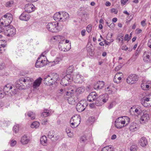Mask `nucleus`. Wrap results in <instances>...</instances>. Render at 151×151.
<instances>
[{
	"instance_id": "obj_1",
	"label": "nucleus",
	"mask_w": 151,
	"mask_h": 151,
	"mask_svg": "<svg viewBox=\"0 0 151 151\" xmlns=\"http://www.w3.org/2000/svg\"><path fill=\"white\" fill-rule=\"evenodd\" d=\"M130 119L127 116L119 117L115 121V126L117 128H121L126 126L129 123Z\"/></svg>"
},
{
	"instance_id": "obj_2",
	"label": "nucleus",
	"mask_w": 151,
	"mask_h": 151,
	"mask_svg": "<svg viewBox=\"0 0 151 151\" xmlns=\"http://www.w3.org/2000/svg\"><path fill=\"white\" fill-rule=\"evenodd\" d=\"M59 79L58 75L57 73H53L46 76L44 79V83L48 85L57 83V81Z\"/></svg>"
},
{
	"instance_id": "obj_3",
	"label": "nucleus",
	"mask_w": 151,
	"mask_h": 151,
	"mask_svg": "<svg viewBox=\"0 0 151 151\" xmlns=\"http://www.w3.org/2000/svg\"><path fill=\"white\" fill-rule=\"evenodd\" d=\"M13 20L12 15L10 13H7L2 17L0 19V22L4 27L9 26Z\"/></svg>"
},
{
	"instance_id": "obj_4",
	"label": "nucleus",
	"mask_w": 151,
	"mask_h": 151,
	"mask_svg": "<svg viewBox=\"0 0 151 151\" xmlns=\"http://www.w3.org/2000/svg\"><path fill=\"white\" fill-rule=\"evenodd\" d=\"M80 116L78 114L73 116L70 121V126L73 128L77 127L80 124L81 122Z\"/></svg>"
},
{
	"instance_id": "obj_5",
	"label": "nucleus",
	"mask_w": 151,
	"mask_h": 151,
	"mask_svg": "<svg viewBox=\"0 0 151 151\" xmlns=\"http://www.w3.org/2000/svg\"><path fill=\"white\" fill-rule=\"evenodd\" d=\"M88 105V102L85 100L81 101L77 105L76 109L79 112H81L85 110Z\"/></svg>"
},
{
	"instance_id": "obj_6",
	"label": "nucleus",
	"mask_w": 151,
	"mask_h": 151,
	"mask_svg": "<svg viewBox=\"0 0 151 151\" xmlns=\"http://www.w3.org/2000/svg\"><path fill=\"white\" fill-rule=\"evenodd\" d=\"M58 22H56L49 23L47 25V28L49 31L52 32H57L58 31Z\"/></svg>"
},
{
	"instance_id": "obj_7",
	"label": "nucleus",
	"mask_w": 151,
	"mask_h": 151,
	"mask_svg": "<svg viewBox=\"0 0 151 151\" xmlns=\"http://www.w3.org/2000/svg\"><path fill=\"white\" fill-rule=\"evenodd\" d=\"M4 32L8 37H12L16 33V30L12 26L9 25L6 27L4 30Z\"/></svg>"
},
{
	"instance_id": "obj_8",
	"label": "nucleus",
	"mask_w": 151,
	"mask_h": 151,
	"mask_svg": "<svg viewBox=\"0 0 151 151\" xmlns=\"http://www.w3.org/2000/svg\"><path fill=\"white\" fill-rule=\"evenodd\" d=\"M84 91V88L82 87H79L76 89H73L71 88L70 89H69V91H67L66 93V96H69L70 94L72 95V94L75 92L77 94H80L83 93Z\"/></svg>"
},
{
	"instance_id": "obj_9",
	"label": "nucleus",
	"mask_w": 151,
	"mask_h": 151,
	"mask_svg": "<svg viewBox=\"0 0 151 151\" xmlns=\"http://www.w3.org/2000/svg\"><path fill=\"white\" fill-rule=\"evenodd\" d=\"M72 80V78H71L70 75L67 74L62 79L60 84L63 86H68L69 84V82H70Z\"/></svg>"
},
{
	"instance_id": "obj_10",
	"label": "nucleus",
	"mask_w": 151,
	"mask_h": 151,
	"mask_svg": "<svg viewBox=\"0 0 151 151\" xmlns=\"http://www.w3.org/2000/svg\"><path fill=\"white\" fill-rule=\"evenodd\" d=\"M138 79V77L135 74L129 75L127 78V83L132 84L136 83Z\"/></svg>"
},
{
	"instance_id": "obj_11",
	"label": "nucleus",
	"mask_w": 151,
	"mask_h": 151,
	"mask_svg": "<svg viewBox=\"0 0 151 151\" xmlns=\"http://www.w3.org/2000/svg\"><path fill=\"white\" fill-rule=\"evenodd\" d=\"M149 114L147 111H145L143 112V115L141 116L139 122L141 124L146 123L150 119Z\"/></svg>"
},
{
	"instance_id": "obj_12",
	"label": "nucleus",
	"mask_w": 151,
	"mask_h": 151,
	"mask_svg": "<svg viewBox=\"0 0 151 151\" xmlns=\"http://www.w3.org/2000/svg\"><path fill=\"white\" fill-rule=\"evenodd\" d=\"M46 60L44 59L41 56H40L38 58L35 63V67L36 68H41L46 64Z\"/></svg>"
},
{
	"instance_id": "obj_13",
	"label": "nucleus",
	"mask_w": 151,
	"mask_h": 151,
	"mask_svg": "<svg viewBox=\"0 0 151 151\" xmlns=\"http://www.w3.org/2000/svg\"><path fill=\"white\" fill-rule=\"evenodd\" d=\"M25 77L20 78L16 82V86L18 89H24V83H25Z\"/></svg>"
},
{
	"instance_id": "obj_14",
	"label": "nucleus",
	"mask_w": 151,
	"mask_h": 151,
	"mask_svg": "<svg viewBox=\"0 0 151 151\" xmlns=\"http://www.w3.org/2000/svg\"><path fill=\"white\" fill-rule=\"evenodd\" d=\"M83 77L79 74H74L71 78H72V81L76 83H81L83 81Z\"/></svg>"
},
{
	"instance_id": "obj_15",
	"label": "nucleus",
	"mask_w": 151,
	"mask_h": 151,
	"mask_svg": "<svg viewBox=\"0 0 151 151\" xmlns=\"http://www.w3.org/2000/svg\"><path fill=\"white\" fill-rule=\"evenodd\" d=\"M58 37L57 41H59V42L58 44V47L59 49L61 51H65V50L66 49L63 48H62V46L65 43H63V42H64V40H65V38L62 36L60 35L58 36Z\"/></svg>"
},
{
	"instance_id": "obj_16",
	"label": "nucleus",
	"mask_w": 151,
	"mask_h": 151,
	"mask_svg": "<svg viewBox=\"0 0 151 151\" xmlns=\"http://www.w3.org/2000/svg\"><path fill=\"white\" fill-rule=\"evenodd\" d=\"M151 98L150 96L148 97H144L141 100V103L143 106L146 107L150 106L148 102L150 101Z\"/></svg>"
},
{
	"instance_id": "obj_17",
	"label": "nucleus",
	"mask_w": 151,
	"mask_h": 151,
	"mask_svg": "<svg viewBox=\"0 0 151 151\" xmlns=\"http://www.w3.org/2000/svg\"><path fill=\"white\" fill-rule=\"evenodd\" d=\"M33 81V79L32 78L25 77V83H24V89L26 87L27 88H29L32 85Z\"/></svg>"
},
{
	"instance_id": "obj_18",
	"label": "nucleus",
	"mask_w": 151,
	"mask_h": 151,
	"mask_svg": "<svg viewBox=\"0 0 151 151\" xmlns=\"http://www.w3.org/2000/svg\"><path fill=\"white\" fill-rule=\"evenodd\" d=\"M35 6L32 4H27L25 6V12L28 13L31 12L35 10Z\"/></svg>"
},
{
	"instance_id": "obj_19",
	"label": "nucleus",
	"mask_w": 151,
	"mask_h": 151,
	"mask_svg": "<svg viewBox=\"0 0 151 151\" xmlns=\"http://www.w3.org/2000/svg\"><path fill=\"white\" fill-rule=\"evenodd\" d=\"M30 17L31 16L29 14H27L25 12H24L20 16L19 18L21 20L27 21L30 19Z\"/></svg>"
},
{
	"instance_id": "obj_20",
	"label": "nucleus",
	"mask_w": 151,
	"mask_h": 151,
	"mask_svg": "<svg viewBox=\"0 0 151 151\" xmlns=\"http://www.w3.org/2000/svg\"><path fill=\"white\" fill-rule=\"evenodd\" d=\"M97 96L96 93L95 92H93L88 96L87 100L90 102H93L96 99Z\"/></svg>"
},
{
	"instance_id": "obj_21",
	"label": "nucleus",
	"mask_w": 151,
	"mask_h": 151,
	"mask_svg": "<svg viewBox=\"0 0 151 151\" xmlns=\"http://www.w3.org/2000/svg\"><path fill=\"white\" fill-rule=\"evenodd\" d=\"M97 98L100 99V101L102 102V104H103L108 100L109 96L107 93H105L99 96Z\"/></svg>"
},
{
	"instance_id": "obj_22",
	"label": "nucleus",
	"mask_w": 151,
	"mask_h": 151,
	"mask_svg": "<svg viewBox=\"0 0 151 151\" xmlns=\"http://www.w3.org/2000/svg\"><path fill=\"white\" fill-rule=\"evenodd\" d=\"M151 54L145 52L143 55V60L146 62L150 61L151 60Z\"/></svg>"
},
{
	"instance_id": "obj_23",
	"label": "nucleus",
	"mask_w": 151,
	"mask_h": 151,
	"mask_svg": "<svg viewBox=\"0 0 151 151\" xmlns=\"http://www.w3.org/2000/svg\"><path fill=\"white\" fill-rule=\"evenodd\" d=\"M129 129L132 132L137 131L138 129V125L136 123L133 122L130 124Z\"/></svg>"
},
{
	"instance_id": "obj_24",
	"label": "nucleus",
	"mask_w": 151,
	"mask_h": 151,
	"mask_svg": "<svg viewBox=\"0 0 151 151\" xmlns=\"http://www.w3.org/2000/svg\"><path fill=\"white\" fill-rule=\"evenodd\" d=\"M42 80V78L40 77H39L36 79V80L33 82V88H37L38 87L41 83Z\"/></svg>"
},
{
	"instance_id": "obj_25",
	"label": "nucleus",
	"mask_w": 151,
	"mask_h": 151,
	"mask_svg": "<svg viewBox=\"0 0 151 151\" xmlns=\"http://www.w3.org/2000/svg\"><path fill=\"white\" fill-rule=\"evenodd\" d=\"M150 86H151V83H148L147 82L144 81L141 84V87L144 90H147L149 89Z\"/></svg>"
},
{
	"instance_id": "obj_26",
	"label": "nucleus",
	"mask_w": 151,
	"mask_h": 151,
	"mask_svg": "<svg viewBox=\"0 0 151 151\" xmlns=\"http://www.w3.org/2000/svg\"><path fill=\"white\" fill-rule=\"evenodd\" d=\"M72 94L71 96L67 97L68 98L67 100L68 103L74 105L77 102V99H75L72 96Z\"/></svg>"
},
{
	"instance_id": "obj_27",
	"label": "nucleus",
	"mask_w": 151,
	"mask_h": 151,
	"mask_svg": "<svg viewBox=\"0 0 151 151\" xmlns=\"http://www.w3.org/2000/svg\"><path fill=\"white\" fill-rule=\"evenodd\" d=\"M139 144L142 147H145L147 144V141L145 137H142L140 139L139 142Z\"/></svg>"
},
{
	"instance_id": "obj_28",
	"label": "nucleus",
	"mask_w": 151,
	"mask_h": 151,
	"mask_svg": "<svg viewBox=\"0 0 151 151\" xmlns=\"http://www.w3.org/2000/svg\"><path fill=\"white\" fill-rule=\"evenodd\" d=\"M61 13L62 21H65L66 19H67L69 18V15L67 12H61Z\"/></svg>"
},
{
	"instance_id": "obj_29",
	"label": "nucleus",
	"mask_w": 151,
	"mask_h": 151,
	"mask_svg": "<svg viewBox=\"0 0 151 151\" xmlns=\"http://www.w3.org/2000/svg\"><path fill=\"white\" fill-rule=\"evenodd\" d=\"M53 17L55 20L58 21H62L61 12L56 13L54 15Z\"/></svg>"
},
{
	"instance_id": "obj_30",
	"label": "nucleus",
	"mask_w": 151,
	"mask_h": 151,
	"mask_svg": "<svg viewBox=\"0 0 151 151\" xmlns=\"http://www.w3.org/2000/svg\"><path fill=\"white\" fill-rule=\"evenodd\" d=\"M12 88V87L9 84H7L4 88V93L6 94L8 93H11L10 90Z\"/></svg>"
},
{
	"instance_id": "obj_31",
	"label": "nucleus",
	"mask_w": 151,
	"mask_h": 151,
	"mask_svg": "<svg viewBox=\"0 0 151 151\" xmlns=\"http://www.w3.org/2000/svg\"><path fill=\"white\" fill-rule=\"evenodd\" d=\"M6 41L5 40H0V53H2L4 50V48L6 46Z\"/></svg>"
},
{
	"instance_id": "obj_32",
	"label": "nucleus",
	"mask_w": 151,
	"mask_h": 151,
	"mask_svg": "<svg viewBox=\"0 0 151 151\" xmlns=\"http://www.w3.org/2000/svg\"><path fill=\"white\" fill-rule=\"evenodd\" d=\"M63 58V56L62 54H60L53 61V63L54 64H58L59 62L61 61Z\"/></svg>"
},
{
	"instance_id": "obj_33",
	"label": "nucleus",
	"mask_w": 151,
	"mask_h": 151,
	"mask_svg": "<svg viewBox=\"0 0 151 151\" xmlns=\"http://www.w3.org/2000/svg\"><path fill=\"white\" fill-rule=\"evenodd\" d=\"M26 116H28L32 119H35V115L34 113L31 111H29L25 114Z\"/></svg>"
},
{
	"instance_id": "obj_34",
	"label": "nucleus",
	"mask_w": 151,
	"mask_h": 151,
	"mask_svg": "<svg viewBox=\"0 0 151 151\" xmlns=\"http://www.w3.org/2000/svg\"><path fill=\"white\" fill-rule=\"evenodd\" d=\"M29 141V139L27 138L26 135H24L21 138V142L23 144H27Z\"/></svg>"
},
{
	"instance_id": "obj_35",
	"label": "nucleus",
	"mask_w": 151,
	"mask_h": 151,
	"mask_svg": "<svg viewBox=\"0 0 151 151\" xmlns=\"http://www.w3.org/2000/svg\"><path fill=\"white\" fill-rule=\"evenodd\" d=\"M134 111L138 115H140L143 112V110L140 106H138L136 108Z\"/></svg>"
},
{
	"instance_id": "obj_36",
	"label": "nucleus",
	"mask_w": 151,
	"mask_h": 151,
	"mask_svg": "<svg viewBox=\"0 0 151 151\" xmlns=\"http://www.w3.org/2000/svg\"><path fill=\"white\" fill-rule=\"evenodd\" d=\"M47 138L45 135L42 136L40 139L41 143L43 145H45V144L47 143Z\"/></svg>"
},
{
	"instance_id": "obj_37",
	"label": "nucleus",
	"mask_w": 151,
	"mask_h": 151,
	"mask_svg": "<svg viewBox=\"0 0 151 151\" xmlns=\"http://www.w3.org/2000/svg\"><path fill=\"white\" fill-rule=\"evenodd\" d=\"M50 111L47 109H45L44 111L41 115V116L43 117H46L49 116L50 114Z\"/></svg>"
},
{
	"instance_id": "obj_38",
	"label": "nucleus",
	"mask_w": 151,
	"mask_h": 151,
	"mask_svg": "<svg viewBox=\"0 0 151 151\" xmlns=\"http://www.w3.org/2000/svg\"><path fill=\"white\" fill-rule=\"evenodd\" d=\"M40 125V124L39 122H33L31 125V127L32 128H37L39 127Z\"/></svg>"
},
{
	"instance_id": "obj_39",
	"label": "nucleus",
	"mask_w": 151,
	"mask_h": 151,
	"mask_svg": "<svg viewBox=\"0 0 151 151\" xmlns=\"http://www.w3.org/2000/svg\"><path fill=\"white\" fill-rule=\"evenodd\" d=\"M87 50L88 53L91 56H93L94 54V50L91 49V47H89L87 48Z\"/></svg>"
},
{
	"instance_id": "obj_40",
	"label": "nucleus",
	"mask_w": 151,
	"mask_h": 151,
	"mask_svg": "<svg viewBox=\"0 0 151 151\" xmlns=\"http://www.w3.org/2000/svg\"><path fill=\"white\" fill-rule=\"evenodd\" d=\"M111 147L108 146L103 148L101 151H113Z\"/></svg>"
},
{
	"instance_id": "obj_41",
	"label": "nucleus",
	"mask_w": 151,
	"mask_h": 151,
	"mask_svg": "<svg viewBox=\"0 0 151 151\" xmlns=\"http://www.w3.org/2000/svg\"><path fill=\"white\" fill-rule=\"evenodd\" d=\"M73 65L70 66L68 68L67 70V74L70 75L72 73L73 70Z\"/></svg>"
},
{
	"instance_id": "obj_42",
	"label": "nucleus",
	"mask_w": 151,
	"mask_h": 151,
	"mask_svg": "<svg viewBox=\"0 0 151 151\" xmlns=\"http://www.w3.org/2000/svg\"><path fill=\"white\" fill-rule=\"evenodd\" d=\"M55 133L53 131H50L48 132L47 135L48 137L51 140H53L52 138H53Z\"/></svg>"
},
{
	"instance_id": "obj_43",
	"label": "nucleus",
	"mask_w": 151,
	"mask_h": 151,
	"mask_svg": "<svg viewBox=\"0 0 151 151\" xmlns=\"http://www.w3.org/2000/svg\"><path fill=\"white\" fill-rule=\"evenodd\" d=\"M87 140V137L86 136L84 135L81 137L80 139V142L81 143L85 142Z\"/></svg>"
},
{
	"instance_id": "obj_44",
	"label": "nucleus",
	"mask_w": 151,
	"mask_h": 151,
	"mask_svg": "<svg viewBox=\"0 0 151 151\" xmlns=\"http://www.w3.org/2000/svg\"><path fill=\"white\" fill-rule=\"evenodd\" d=\"M100 101V99H98V98L96 99L95 102V104L96 106H100L103 105L102 102H101Z\"/></svg>"
},
{
	"instance_id": "obj_45",
	"label": "nucleus",
	"mask_w": 151,
	"mask_h": 151,
	"mask_svg": "<svg viewBox=\"0 0 151 151\" xmlns=\"http://www.w3.org/2000/svg\"><path fill=\"white\" fill-rule=\"evenodd\" d=\"M66 132L68 136L70 137H72L73 136V133L71 132L68 129H66Z\"/></svg>"
},
{
	"instance_id": "obj_46",
	"label": "nucleus",
	"mask_w": 151,
	"mask_h": 151,
	"mask_svg": "<svg viewBox=\"0 0 151 151\" xmlns=\"http://www.w3.org/2000/svg\"><path fill=\"white\" fill-rule=\"evenodd\" d=\"M13 130L14 132L15 133H17L19 130V125H17L14 126L13 128Z\"/></svg>"
},
{
	"instance_id": "obj_47",
	"label": "nucleus",
	"mask_w": 151,
	"mask_h": 151,
	"mask_svg": "<svg viewBox=\"0 0 151 151\" xmlns=\"http://www.w3.org/2000/svg\"><path fill=\"white\" fill-rule=\"evenodd\" d=\"M98 84L99 86V89H101L104 86V83L103 81H98Z\"/></svg>"
},
{
	"instance_id": "obj_48",
	"label": "nucleus",
	"mask_w": 151,
	"mask_h": 151,
	"mask_svg": "<svg viewBox=\"0 0 151 151\" xmlns=\"http://www.w3.org/2000/svg\"><path fill=\"white\" fill-rule=\"evenodd\" d=\"M139 50L138 48L136 51L135 55L134 56V61L137 58V56L138 55V53H139Z\"/></svg>"
},
{
	"instance_id": "obj_49",
	"label": "nucleus",
	"mask_w": 151,
	"mask_h": 151,
	"mask_svg": "<svg viewBox=\"0 0 151 151\" xmlns=\"http://www.w3.org/2000/svg\"><path fill=\"white\" fill-rule=\"evenodd\" d=\"M116 79H117L118 81H119V82H120V81L122 79V77L121 76H118L117 74H116L114 78V81H116Z\"/></svg>"
},
{
	"instance_id": "obj_50",
	"label": "nucleus",
	"mask_w": 151,
	"mask_h": 151,
	"mask_svg": "<svg viewBox=\"0 0 151 151\" xmlns=\"http://www.w3.org/2000/svg\"><path fill=\"white\" fill-rule=\"evenodd\" d=\"M92 26L91 24H89L86 27V30L88 33H90L92 29Z\"/></svg>"
},
{
	"instance_id": "obj_51",
	"label": "nucleus",
	"mask_w": 151,
	"mask_h": 151,
	"mask_svg": "<svg viewBox=\"0 0 151 151\" xmlns=\"http://www.w3.org/2000/svg\"><path fill=\"white\" fill-rule=\"evenodd\" d=\"M13 3V1H10L7 2L6 4V7L11 6Z\"/></svg>"
},
{
	"instance_id": "obj_52",
	"label": "nucleus",
	"mask_w": 151,
	"mask_h": 151,
	"mask_svg": "<svg viewBox=\"0 0 151 151\" xmlns=\"http://www.w3.org/2000/svg\"><path fill=\"white\" fill-rule=\"evenodd\" d=\"M137 147L135 145H132L130 147V150L131 151H136Z\"/></svg>"
},
{
	"instance_id": "obj_53",
	"label": "nucleus",
	"mask_w": 151,
	"mask_h": 151,
	"mask_svg": "<svg viewBox=\"0 0 151 151\" xmlns=\"http://www.w3.org/2000/svg\"><path fill=\"white\" fill-rule=\"evenodd\" d=\"M117 39L119 41H121L122 43H123V35H119L117 37Z\"/></svg>"
},
{
	"instance_id": "obj_54",
	"label": "nucleus",
	"mask_w": 151,
	"mask_h": 151,
	"mask_svg": "<svg viewBox=\"0 0 151 151\" xmlns=\"http://www.w3.org/2000/svg\"><path fill=\"white\" fill-rule=\"evenodd\" d=\"M99 86L98 84V81L94 84V88L96 89H99Z\"/></svg>"
},
{
	"instance_id": "obj_55",
	"label": "nucleus",
	"mask_w": 151,
	"mask_h": 151,
	"mask_svg": "<svg viewBox=\"0 0 151 151\" xmlns=\"http://www.w3.org/2000/svg\"><path fill=\"white\" fill-rule=\"evenodd\" d=\"M59 138V137L58 136L56 135L55 134V135H54L53 138H52L53 140H52V141H56L58 140Z\"/></svg>"
},
{
	"instance_id": "obj_56",
	"label": "nucleus",
	"mask_w": 151,
	"mask_h": 151,
	"mask_svg": "<svg viewBox=\"0 0 151 151\" xmlns=\"http://www.w3.org/2000/svg\"><path fill=\"white\" fill-rule=\"evenodd\" d=\"M16 143L17 142L16 141L12 140L11 141L10 145L12 146H14L16 144Z\"/></svg>"
},
{
	"instance_id": "obj_57",
	"label": "nucleus",
	"mask_w": 151,
	"mask_h": 151,
	"mask_svg": "<svg viewBox=\"0 0 151 151\" xmlns=\"http://www.w3.org/2000/svg\"><path fill=\"white\" fill-rule=\"evenodd\" d=\"M46 54V52L45 51L43 53H42L41 54V55H40V56H41L42 57V58H43L44 60H47L46 58L45 57V55Z\"/></svg>"
},
{
	"instance_id": "obj_58",
	"label": "nucleus",
	"mask_w": 151,
	"mask_h": 151,
	"mask_svg": "<svg viewBox=\"0 0 151 151\" xmlns=\"http://www.w3.org/2000/svg\"><path fill=\"white\" fill-rule=\"evenodd\" d=\"M5 94L4 93L0 90V98H3Z\"/></svg>"
},
{
	"instance_id": "obj_59",
	"label": "nucleus",
	"mask_w": 151,
	"mask_h": 151,
	"mask_svg": "<svg viewBox=\"0 0 151 151\" xmlns=\"http://www.w3.org/2000/svg\"><path fill=\"white\" fill-rule=\"evenodd\" d=\"M129 35L128 34H126L125 35L124 37V40L125 41H128V40L129 39Z\"/></svg>"
},
{
	"instance_id": "obj_60",
	"label": "nucleus",
	"mask_w": 151,
	"mask_h": 151,
	"mask_svg": "<svg viewBox=\"0 0 151 151\" xmlns=\"http://www.w3.org/2000/svg\"><path fill=\"white\" fill-rule=\"evenodd\" d=\"M108 26L111 29H112L113 28L114 26V24L113 23H111L109 24V25H108Z\"/></svg>"
},
{
	"instance_id": "obj_61",
	"label": "nucleus",
	"mask_w": 151,
	"mask_h": 151,
	"mask_svg": "<svg viewBox=\"0 0 151 151\" xmlns=\"http://www.w3.org/2000/svg\"><path fill=\"white\" fill-rule=\"evenodd\" d=\"M147 45L150 48H151V39L147 43Z\"/></svg>"
},
{
	"instance_id": "obj_62",
	"label": "nucleus",
	"mask_w": 151,
	"mask_h": 151,
	"mask_svg": "<svg viewBox=\"0 0 151 151\" xmlns=\"http://www.w3.org/2000/svg\"><path fill=\"white\" fill-rule=\"evenodd\" d=\"M128 49V48L126 46V45H124L122 46V49L123 50H127Z\"/></svg>"
},
{
	"instance_id": "obj_63",
	"label": "nucleus",
	"mask_w": 151,
	"mask_h": 151,
	"mask_svg": "<svg viewBox=\"0 0 151 151\" xmlns=\"http://www.w3.org/2000/svg\"><path fill=\"white\" fill-rule=\"evenodd\" d=\"M58 36H54L51 38V40H55L56 41H57L58 39Z\"/></svg>"
},
{
	"instance_id": "obj_64",
	"label": "nucleus",
	"mask_w": 151,
	"mask_h": 151,
	"mask_svg": "<svg viewBox=\"0 0 151 151\" xmlns=\"http://www.w3.org/2000/svg\"><path fill=\"white\" fill-rule=\"evenodd\" d=\"M111 11L112 13H114L115 14H117L118 12L116 11L115 9L114 8L111 9Z\"/></svg>"
}]
</instances>
